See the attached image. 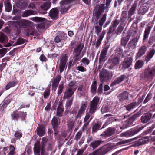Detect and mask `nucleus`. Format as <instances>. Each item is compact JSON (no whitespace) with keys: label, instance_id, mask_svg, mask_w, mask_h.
I'll return each mask as SVG.
<instances>
[{"label":"nucleus","instance_id":"nucleus-35","mask_svg":"<svg viewBox=\"0 0 155 155\" xmlns=\"http://www.w3.org/2000/svg\"><path fill=\"white\" fill-rule=\"evenodd\" d=\"M17 5L18 8L21 9H23L26 6V4L22 0H17Z\"/></svg>","mask_w":155,"mask_h":155},{"label":"nucleus","instance_id":"nucleus-50","mask_svg":"<svg viewBox=\"0 0 155 155\" xmlns=\"http://www.w3.org/2000/svg\"><path fill=\"white\" fill-rule=\"evenodd\" d=\"M10 151L8 154V155H15V147L12 145H10L9 147Z\"/></svg>","mask_w":155,"mask_h":155},{"label":"nucleus","instance_id":"nucleus-60","mask_svg":"<svg viewBox=\"0 0 155 155\" xmlns=\"http://www.w3.org/2000/svg\"><path fill=\"white\" fill-rule=\"evenodd\" d=\"M124 26L121 25H119L117 28L116 31L117 35H119L121 33L124 29Z\"/></svg>","mask_w":155,"mask_h":155},{"label":"nucleus","instance_id":"nucleus-46","mask_svg":"<svg viewBox=\"0 0 155 155\" xmlns=\"http://www.w3.org/2000/svg\"><path fill=\"white\" fill-rule=\"evenodd\" d=\"M30 18L34 21L36 22H42L45 21V18L38 17H32Z\"/></svg>","mask_w":155,"mask_h":155},{"label":"nucleus","instance_id":"nucleus-41","mask_svg":"<svg viewBox=\"0 0 155 155\" xmlns=\"http://www.w3.org/2000/svg\"><path fill=\"white\" fill-rule=\"evenodd\" d=\"M151 28L150 26H148L145 29L144 31V34L143 38V41H144L148 37V35L150 33Z\"/></svg>","mask_w":155,"mask_h":155},{"label":"nucleus","instance_id":"nucleus-8","mask_svg":"<svg viewBox=\"0 0 155 155\" xmlns=\"http://www.w3.org/2000/svg\"><path fill=\"white\" fill-rule=\"evenodd\" d=\"M99 77L101 81L105 82L109 78V73L106 70L103 69L99 74Z\"/></svg>","mask_w":155,"mask_h":155},{"label":"nucleus","instance_id":"nucleus-32","mask_svg":"<svg viewBox=\"0 0 155 155\" xmlns=\"http://www.w3.org/2000/svg\"><path fill=\"white\" fill-rule=\"evenodd\" d=\"M126 78L124 75H122L114 80L112 83L113 85H115L118 84L123 81Z\"/></svg>","mask_w":155,"mask_h":155},{"label":"nucleus","instance_id":"nucleus-59","mask_svg":"<svg viewBox=\"0 0 155 155\" xmlns=\"http://www.w3.org/2000/svg\"><path fill=\"white\" fill-rule=\"evenodd\" d=\"M16 85L15 82L13 81L8 83L6 85L5 89L6 90H8L11 87H13Z\"/></svg>","mask_w":155,"mask_h":155},{"label":"nucleus","instance_id":"nucleus-2","mask_svg":"<svg viewBox=\"0 0 155 155\" xmlns=\"http://www.w3.org/2000/svg\"><path fill=\"white\" fill-rule=\"evenodd\" d=\"M143 128V126H137L126 132L121 133L120 135L121 137H131L138 133Z\"/></svg>","mask_w":155,"mask_h":155},{"label":"nucleus","instance_id":"nucleus-4","mask_svg":"<svg viewBox=\"0 0 155 155\" xmlns=\"http://www.w3.org/2000/svg\"><path fill=\"white\" fill-rule=\"evenodd\" d=\"M83 48V46H81V44H80L77 48L74 49L73 59V63L75 64L78 61H80L81 58L80 54Z\"/></svg>","mask_w":155,"mask_h":155},{"label":"nucleus","instance_id":"nucleus-10","mask_svg":"<svg viewBox=\"0 0 155 155\" xmlns=\"http://www.w3.org/2000/svg\"><path fill=\"white\" fill-rule=\"evenodd\" d=\"M150 137L146 136L139 139L137 141H135L134 143V147H138L148 142L150 140Z\"/></svg>","mask_w":155,"mask_h":155},{"label":"nucleus","instance_id":"nucleus-11","mask_svg":"<svg viewBox=\"0 0 155 155\" xmlns=\"http://www.w3.org/2000/svg\"><path fill=\"white\" fill-rule=\"evenodd\" d=\"M46 127V125L44 124H38L36 130L37 135L39 137H42L44 135L45 133Z\"/></svg>","mask_w":155,"mask_h":155},{"label":"nucleus","instance_id":"nucleus-7","mask_svg":"<svg viewBox=\"0 0 155 155\" xmlns=\"http://www.w3.org/2000/svg\"><path fill=\"white\" fill-rule=\"evenodd\" d=\"M31 22L22 19L18 21H13L12 25L17 27L19 26L20 28L22 27L26 28L27 27L31 25Z\"/></svg>","mask_w":155,"mask_h":155},{"label":"nucleus","instance_id":"nucleus-1","mask_svg":"<svg viewBox=\"0 0 155 155\" xmlns=\"http://www.w3.org/2000/svg\"><path fill=\"white\" fill-rule=\"evenodd\" d=\"M106 19V15L105 14L99 20L98 22L94 21V23L93 28L94 29L95 33L97 34L98 37L102 35L104 33V35L106 33L105 31L103 30L102 32V26Z\"/></svg>","mask_w":155,"mask_h":155},{"label":"nucleus","instance_id":"nucleus-24","mask_svg":"<svg viewBox=\"0 0 155 155\" xmlns=\"http://www.w3.org/2000/svg\"><path fill=\"white\" fill-rule=\"evenodd\" d=\"M137 1H135L133 4L131 8L130 9L128 12V19L130 18L131 16L134 14L137 6Z\"/></svg>","mask_w":155,"mask_h":155},{"label":"nucleus","instance_id":"nucleus-47","mask_svg":"<svg viewBox=\"0 0 155 155\" xmlns=\"http://www.w3.org/2000/svg\"><path fill=\"white\" fill-rule=\"evenodd\" d=\"M144 64L143 61L141 60H138L136 63L135 68V69H139L142 67Z\"/></svg>","mask_w":155,"mask_h":155},{"label":"nucleus","instance_id":"nucleus-31","mask_svg":"<svg viewBox=\"0 0 155 155\" xmlns=\"http://www.w3.org/2000/svg\"><path fill=\"white\" fill-rule=\"evenodd\" d=\"M8 40L6 35L4 33L0 32V42L1 43H6Z\"/></svg>","mask_w":155,"mask_h":155},{"label":"nucleus","instance_id":"nucleus-23","mask_svg":"<svg viewBox=\"0 0 155 155\" xmlns=\"http://www.w3.org/2000/svg\"><path fill=\"white\" fill-rule=\"evenodd\" d=\"M86 107L87 105L85 104L84 103L82 105L80 109L78 110V114L75 116L77 119L78 118H80L81 116L84 114Z\"/></svg>","mask_w":155,"mask_h":155},{"label":"nucleus","instance_id":"nucleus-39","mask_svg":"<svg viewBox=\"0 0 155 155\" xmlns=\"http://www.w3.org/2000/svg\"><path fill=\"white\" fill-rule=\"evenodd\" d=\"M97 88V82L94 81L92 82L91 87V91L92 94H94L96 93Z\"/></svg>","mask_w":155,"mask_h":155},{"label":"nucleus","instance_id":"nucleus-55","mask_svg":"<svg viewBox=\"0 0 155 155\" xmlns=\"http://www.w3.org/2000/svg\"><path fill=\"white\" fill-rule=\"evenodd\" d=\"M107 121L109 123V124H110L112 123L114 121H120V120L118 119H116L115 117H111L109 118L107 120Z\"/></svg>","mask_w":155,"mask_h":155},{"label":"nucleus","instance_id":"nucleus-6","mask_svg":"<svg viewBox=\"0 0 155 155\" xmlns=\"http://www.w3.org/2000/svg\"><path fill=\"white\" fill-rule=\"evenodd\" d=\"M116 131V129L114 127H110L104 131L100 135V136L102 139L106 138L113 135Z\"/></svg>","mask_w":155,"mask_h":155},{"label":"nucleus","instance_id":"nucleus-15","mask_svg":"<svg viewBox=\"0 0 155 155\" xmlns=\"http://www.w3.org/2000/svg\"><path fill=\"white\" fill-rule=\"evenodd\" d=\"M67 60V57L66 54L63 55L61 57V62L59 64L60 73H62L63 71Z\"/></svg>","mask_w":155,"mask_h":155},{"label":"nucleus","instance_id":"nucleus-28","mask_svg":"<svg viewBox=\"0 0 155 155\" xmlns=\"http://www.w3.org/2000/svg\"><path fill=\"white\" fill-rule=\"evenodd\" d=\"M155 53V50L154 49L151 50L150 51L147 53V55L145 58V60L146 61V63H147L152 58Z\"/></svg>","mask_w":155,"mask_h":155},{"label":"nucleus","instance_id":"nucleus-5","mask_svg":"<svg viewBox=\"0 0 155 155\" xmlns=\"http://www.w3.org/2000/svg\"><path fill=\"white\" fill-rule=\"evenodd\" d=\"M99 100V97H94L90 104L89 113L92 117L94 116V114L97 110Z\"/></svg>","mask_w":155,"mask_h":155},{"label":"nucleus","instance_id":"nucleus-64","mask_svg":"<svg viewBox=\"0 0 155 155\" xmlns=\"http://www.w3.org/2000/svg\"><path fill=\"white\" fill-rule=\"evenodd\" d=\"M63 84H60L58 91V96H59V94H61L62 91L63 89Z\"/></svg>","mask_w":155,"mask_h":155},{"label":"nucleus","instance_id":"nucleus-17","mask_svg":"<svg viewBox=\"0 0 155 155\" xmlns=\"http://www.w3.org/2000/svg\"><path fill=\"white\" fill-rule=\"evenodd\" d=\"M144 76L147 78H150L155 74V67H153L151 68L147 69L144 72Z\"/></svg>","mask_w":155,"mask_h":155},{"label":"nucleus","instance_id":"nucleus-43","mask_svg":"<svg viewBox=\"0 0 155 155\" xmlns=\"http://www.w3.org/2000/svg\"><path fill=\"white\" fill-rule=\"evenodd\" d=\"M11 116L13 120H17L20 117V114L17 110H15L11 114Z\"/></svg>","mask_w":155,"mask_h":155},{"label":"nucleus","instance_id":"nucleus-36","mask_svg":"<svg viewBox=\"0 0 155 155\" xmlns=\"http://www.w3.org/2000/svg\"><path fill=\"white\" fill-rule=\"evenodd\" d=\"M138 103L136 102H133L128 104L126 106V109L128 111H130L131 109L135 108L136 106H137Z\"/></svg>","mask_w":155,"mask_h":155},{"label":"nucleus","instance_id":"nucleus-12","mask_svg":"<svg viewBox=\"0 0 155 155\" xmlns=\"http://www.w3.org/2000/svg\"><path fill=\"white\" fill-rule=\"evenodd\" d=\"M108 61L109 64L110 65L109 69H112L114 67L118 66L120 60L118 57H115L109 58Z\"/></svg>","mask_w":155,"mask_h":155},{"label":"nucleus","instance_id":"nucleus-19","mask_svg":"<svg viewBox=\"0 0 155 155\" xmlns=\"http://www.w3.org/2000/svg\"><path fill=\"white\" fill-rule=\"evenodd\" d=\"M64 111V108L62 101H60L57 109L56 116L58 117H62Z\"/></svg>","mask_w":155,"mask_h":155},{"label":"nucleus","instance_id":"nucleus-25","mask_svg":"<svg viewBox=\"0 0 155 155\" xmlns=\"http://www.w3.org/2000/svg\"><path fill=\"white\" fill-rule=\"evenodd\" d=\"M101 125L102 123L99 122L94 124L92 128V133L94 134L97 133L99 130H101Z\"/></svg>","mask_w":155,"mask_h":155},{"label":"nucleus","instance_id":"nucleus-33","mask_svg":"<svg viewBox=\"0 0 155 155\" xmlns=\"http://www.w3.org/2000/svg\"><path fill=\"white\" fill-rule=\"evenodd\" d=\"M61 76L60 75H58L54 80L52 85V87L53 88H56L58 86L60 81Z\"/></svg>","mask_w":155,"mask_h":155},{"label":"nucleus","instance_id":"nucleus-49","mask_svg":"<svg viewBox=\"0 0 155 155\" xmlns=\"http://www.w3.org/2000/svg\"><path fill=\"white\" fill-rule=\"evenodd\" d=\"M115 28L111 25L110 27L109 31L107 33V37L108 38H110L112 36V34L114 32Z\"/></svg>","mask_w":155,"mask_h":155},{"label":"nucleus","instance_id":"nucleus-51","mask_svg":"<svg viewBox=\"0 0 155 155\" xmlns=\"http://www.w3.org/2000/svg\"><path fill=\"white\" fill-rule=\"evenodd\" d=\"M102 35H101L100 37H98V39L97 40L96 42V47L97 48L100 45L101 42L102 40L104 37V33H103Z\"/></svg>","mask_w":155,"mask_h":155},{"label":"nucleus","instance_id":"nucleus-20","mask_svg":"<svg viewBox=\"0 0 155 155\" xmlns=\"http://www.w3.org/2000/svg\"><path fill=\"white\" fill-rule=\"evenodd\" d=\"M147 49V47L146 46H142L140 47L137 53L136 58H139L143 55L145 54Z\"/></svg>","mask_w":155,"mask_h":155},{"label":"nucleus","instance_id":"nucleus-45","mask_svg":"<svg viewBox=\"0 0 155 155\" xmlns=\"http://www.w3.org/2000/svg\"><path fill=\"white\" fill-rule=\"evenodd\" d=\"M101 16V14L100 12H97L95 15H93L92 21L94 23V21L98 22V20L99 19Z\"/></svg>","mask_w":155,"mask_h":155},{"label":"nucleus","instance_id":"nucleus-22","mask_svg":"<svg viewBox=\"0 0 155 155\" xmlns=\"http://www.w3.org/2000/svg\"><path fill=\"white\" fill-rule=\"evenodd\" d=\"M152 114L147 112L144 114L141 117V120L143 123H146L148 122L151 118Z\"/></svg>","mask_w":155,"mask_h":155},{"label":"nucleus","instance_id":"nucleus-62","mask_svg":"<svg viewBox=\"0 0 155 155\" xmlns=\"http://www.w3.org/2000/svg\"><path fill=\"white\" fill-rule=\"evenodd\" d=\"M109 108L108 106L106 105H103L101 108V112H108L109 111Z\"/></svg>","mask_w":155,"mask_h":155},{"label":"nucleus","instance_id":"nucleus-30","mask_svg":"<svg viewBox=\"0 0 155 155\" xmlns=\"http://www.w3.org/2000/svg\"><path fill=\"white\" fill-rule=\"evenodd\" d=\"M130 36L127 35L126 36L122 38L120 41V44L121 45L126 46V45L130 39Z\"/></svg>","mask_w":155,"mask_h":155},{"label":"nucleus","instance_id":"nucleus-27","mask_svg":"<svg viewBox=\"0 0 155 155\" xmlns=\"http://www.w3.org/2000/svg\"><path fill=\"white\" fill-rule=\"evenodd\" d=\"M51 5V3L49 2H46L42 5L41 8V10L43 11L41 13L43 14H45L47 13L46 11L49 8Z\"/></svg>","mask_w":155,"mask_h":155},{"label":"nucleus","instance_id":"nucleus-18","mask_svg":"<svg viewBox=\"0 0 155 155\" xmlns=\"http://www.w3.org/2000/svg\"><path fill=\"white\" fill-rule=\"evenodd\" d=\"M132 59L130 56H128L125 59L123 64V67L124 69L128 68L131 65Z\"/></svg>","mask_w":155,"mask_h":155},{"label":"nucleus","instance_id":"nucleus-38","mask_svg":"<svg viewBox=\"0 0 155 155\" xmlns=\"http://www.w3.org/2000/svg\"><path fill=\"white\" fill-rule=\"evenodd\" d=\"M66 36L64 34H59L55 38L54 41L56 43H59L62 40L65 39Z\"/></svg>","mask_w":155,"mask_h":155},{"label":"nucleus","instance_id":"nucleus-53","mask_svg":"<svg viewBox=\"0 0 155 155\" xmlns=\"http://www.w3.org/2000/svg\"><path fill=\"white\" fill-rule=\"evenodd\" d=\"M5 10L8 12H10L12 9V8L10 3L8 2L5 4Z\"/></svg>","mask_w":155,"mask_h":155},{"label":"nucleus","instance_id":"nucleus-9","mask_svg":"<svg viewBox=\"0 0 155 155\" xmlns=\"http://www.w3.org/2000/svg\"><path fill=\"white\" fill-rule=\"evenodd\" d=\"M51 124L53 127L54 131V134L55 136H56L59 133L58 126L59 124V123L58 121V118L57 117H53L51 121Z\"/></svg>","mask_w":155,"mask_h":155},{"label":"nucleus","instance_id":"nucleus-21","mask_svg":"<svg viewBox=\"0 0 155 155\" xmlns=\"http://www.w3.org/2000/svg\"><path fill=\"white\" fill-rule=\"evenodd\" d=\"M58 10L56 8H54L49 12V15L53 19H56L58 18Z\"/></svg>","mask_w":155,"mask_h":155},{"label":"nucleus","instance_id":"nucleus-16","mask_svg":"<svg viewBox=\"0 0 155 155\" xmlns=\"http://www.w3.org/2000/svg\"><path fill=\"white\" fill-rule=\"evenodd\" d=\"M108 47H106L103 48L101 52L99 58L100 62L105 61L107 59L106 55L108 51Z\"/></svg>","mask_w":155,"mask_h":155},{"label":"nucleus","instance_id":"nucleus-40","mask_svg":"<svg viewBox=\"0 0 155 155\" xmlns=\"http://www.w3.org/2000/svg\"><path fill=\"white\" fill-rule=\"evenodd\" d=\"M74 91L75 90L72 88H68V90L66 91L64 97H65V96L71 97L74 93Z\"/></svg>","mask_w":155,"mask_h":155},{"label":"nucleus","instance_id":"nucleus-61","mask_svg":"<svg viewBox=\"0 0 155 155\" xmlns=\"http://www.w3.org/2000/svg\"><path fill=\"white\" fill-rule=\"evenodd\" d=\"M116 54H117L123 56V49L120 47H118L117 48L116 50Z\"/></svg>","mask_w":155,"mask_h":155},{"label":"nucleus","instance_id":"nucleus-26","mask_svg":"<svg viewBox=\"0 0 155 155\" xmlns=\"http://www.w3.org/2000/svg\"><path fill=\"white\" fill-rule=\"evenodd\" d=\"M103 141L101 140H95L92 141L90 144V146L94 150L100 145L103 143Z\"/></svg>","mask_w":155,"mask_h":155},{"label":"nucleus","instance_id":"nucleus-57","mask_svg":"<svg viewBox=\"0 0 155 155\" xmlns=\"http://www.w3.org/2000/svg\"><path fill=\"white\" fill-rule=\"evenodd\" d=\"M89 61L86 58H84L82 59L81 61V62L82 63L81 64V65L85 64L86 65H88L89 63Z\"/></svg>","mask_w":155,"mask_h":155},{"label":"nucleus","instance_id":"nucleus-48","mask_svg":"<svg viewBox=\"0 0 155 155\" xmlns=\"http://www.w3.org/2000/svg\"><path fill=\"white\" fill-rule=\"evenodd\" d=\"M133 139H131L126 140H121L117 143L116 144V146H118L122 144H125L128 143L133 140Z\"/></svg>","mask_w":155,"mask_h":155},{"label":"nucleus","instance_id":"nucleus-14","mask_svg":"<svg viewBox=\"0 0 155 155\" xmlns=\"http://www.w3.org/2000/svg\"><path fill=\"white\" fill-rule=\"evenodd\" d=\"M142 111L143 109H142L139 112L131 116L127 120V121L128 122L129 124H130L131 126L134 124H133V122L137 120V118L140 116L141 114L140 112H141Z\"/></svg>","mask_w":155,"mask_h":155},{"label":"nucleus","instance_id":"nucleus-54","mask_svg":"<svg viewBox=\"0 0 155 155\" xmlns=\"http://www.w3.org/2000/svg\"><path fill=\"white\" fill-rule=\"evenodd\" d=\"M22 133L18 131H16L14 135L16 139L17 140L20 139L22 137Z\"/></svg>","mask_w":155,"mask_h":155},{"label":"nucleus","instance_id":"nucleus-52","mask_svg":"<svg viewBox=\"0 0 155 155\" xmlns=\"http://www.w3.org/2000/svg\"><path fill=\"white\" fill-rule=\"evenodd\" d=\"M48 140V139L46 137H44L42 138L41 142V147L42 149L45 148L46 144Z\"/></svg>","mask_w":155,"mask_h":155},{"label":"nucleus","instance_id":"nucleus-58","mask_svg":"<svg viewBox=\"0 0 155 155\" xmlns=\"http://www.w3.org/2000/svg\"><path fill=\"white\" fill-rule=\"evenodd\" d=\"M7 48H3L0 49V58L3 57L7 52Z\"/></svg>","mask_w":155,"mask_h":155},{"label":"nucleus","instance_id":"nucleus-63","mask_svg":"<svg viewBox=\"0 0 155 155\" xmlns=\"http://www.w3.org/2000/svg\"><path fill=\"white\" fill-rule=\"evenodd\" d=\"M82 135V132L81 131H79L75 136V139L76 140H79Z\"/></svg>","mask_w":155,"mask_h":155},{"label":"nucleus","instance_id":"nucleus-56","mask_svg":"<svg viewBox=\"0 0 155 155\" xmlns=\"http://www.w3.org/2000/svg\"><path fill=\"white\" fill-rule=\"evenodd\" d=\"M73 98L71 97V99H69L66 102V107L67 108H70L71 105L72 104V101H73Z\"/></svg>","mask_w":155,"mask_h":155},{"label":"nucleus","instance_id":"nucleus-29","mask_svg":"<svg viewBox=\"0 0 155 155\" xmlns=\"http://www.w3.org/2000/svg\"><path fill=\"white\" fill-rule=\"evenodd\" d=\"M40 143H36L34 147V151L35 155H40Z\"/></svg>","mask_w":155,"mask_h":155},{"label":"nucleus","instance_id":"nucleus-34","mask_svg":"<svg viewBox=\"0 0 155 155\" xmlns=\"http://www.w3.org/2000/svg\"><path fill=\"white\" fill-rule=\"evenodd\" d=\"M36 13V12L33 10H28L23 13L22 16L23 17H27L30 15H35Z\"/></svg>","mask_w":155,"mask_h":155},{"label":"nucleus","instance_id":"nucleus-13","mask_svg":"<svg viewBox=\"0 0 155 155\" xmlns=\"http://www.w3.org/2000/svg\"><path fill=\"white\" fill-rule=\"evenodd\" d=\"M138 39L139 38L136 37L130 40L127 45L128 48L130 50H132L136 48Z\"/></svg>","mask_w":155,"mask_h":155},{"label":"nucleus","instance_id":"nucleus-44","mask_svg":"<svg viewBox=\"0 0 155 155\" xmlns=\"http://www.w3.org/2000/svg\"><path fill=\"white\" fill-rule=\"evenodd\" d=\"M25 42L26 40L25 39L21 38H19L17 39L16 42L13 44V46L21 45L24 43Z\"/></svg>","mask_w":155,"mask_h":155},{"label":"nucleus","instance_id":"nucleus-3","mask_svg":"<svg viewBox=\"0 0 155 155\" xmlns=\"http://www.w3.org/2000/svg\"><path fill=\"white\" fill-rule=\"evenodd\" d=\"M112 149V146L105 145L88 155H104Z\"/></svg>","mask_w":155,"mask_h":155},{"label":"nucleus","instance_id":"nucleus-37","mask_svg":"<svg viewBox=\"0 0 155 155\" xmlns=\"http://www.w3.org/2000/svg\"><path fill=\"white\" fill-rule=\"evenodd\" d=\"M148 8L146 6H141L140 7L138 11V13L140 15H143L147 12Z\"/></svg>","mask_w":155,"mask_h":155},{"label":"nucleus","instance_id":"nucleus-42","mask_svg":"<svg viewBox=\"0 0 155 155\" xmlns=\"http://www.w3.org/2000/svg\"><path fill=\"white\" fill-rule=\"evenodd\" d=\"M5 100V99L4 100ZM11 100L10 99L4 101L3 104L1 105L0 104V111H4V109L5 108L6 106L10 102Z\"/></svg>","mask_w":155,"mask_h":155}]
</instances>
